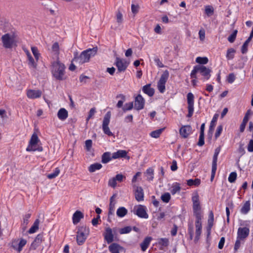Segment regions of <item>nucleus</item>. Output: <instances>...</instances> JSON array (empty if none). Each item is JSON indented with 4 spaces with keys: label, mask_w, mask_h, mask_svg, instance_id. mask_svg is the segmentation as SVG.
<instances>
[{
    "label": "nucleus",
    "mask_w": 253,
    "mask_h": 253,
    "mask_svg": "<svg viewBox=\"0 0 253 253\" xmlns=\"http://www.w3.org/2000/svg\"><path fill=\"white\" fill-rule=\"evenodd\" d=\"M97 48L96 47L83 51L80 55H78L77 53L74 54L73 61L79 65L88 62L90 58L97 53Z\"/></svg>",
    "instance_id": "f257e3e1"
},
{
    "label": "nucleus",
    "mask_w": 253,
    "mask_h": 253,
    "mask_svg": "<svg viewBox=\"0 0 253 253\" xmlns=\"http://www.w3.org/2000/svg\"><path fill=\"white\" fill-rule=\"evenodd\" d=\"M211 70L204 65H196L193 67L190 74L191 79H197V73H200L202 76V80L205 82L209 80L211 77Z\"/></svg>",
    "instance_id": "f03ea898"
},
{
    "label": "nucleus",
    "mask_w": 253,
    "mask_h": 253,
    "mask_svg": "<svg viewBox=\"0 0 253 253\" xmlns=\"http://www.w3.org/2000/svg\"><path fill=\"white\" fill-rule=\"evenodd\" d=\"M65 66L64 64L61 63L58 60L52 64L51 72L53 76L57 80L62 81L65 80Z\"/></svg>",
    "instance_id": "7ed1b4c3"
},
{
    "label": "nucleus",
    "mask_w": 253,
    "mask_h": 253,
    "mask_svg": "<svg viewBox=\"0 0 253 253\" xmlns=\"http://www.w3.org/2000/svg\"><path fill=\"white\" fill-rule=\"evenodd\" d=\"M202 225L201 222H191L188 225V234H189V239L192 240L193 238L194 232L195 237L194 241L197 243L200 239V237L202 233Z\"/></svg>",
    "instance_id": "20e7f679"
},
{
    "label": "nucleus",
    "mask_w": 253,
    "mask_h": 253,
    "mask_svg": "<svg viewBox=\"0 0 253 253\" xmlns=\"http://www.w3.org/2000/svg\"><path fill=\"white\" fill-rule=\"evenodd\" d=\"M40 141V139L38 138L37 134L36 133H34L30 140L29 145L26 148V151L28 152L30 151H36L42 152L43 150L42 146H39L36 148V145Z\"/></svg>",
    "instance_id": "39448f33"
},
{
    "label": "nucleus",
    "mask_w": 253,
    "mask_h": 253,
    "mask_svg": "<svg viewBox=\"0 0 253 253\" xmlns=\"http://www.w3.org/2000/svg\"><path fill=\"white\" fill-rule=\"evenodd\" d=\"M111 116V112L110 111L108 112L104 117L102 125V128L104 133L107 135L109 136H112L114 135L113 133L110 130V128L109 127Z\"/></svg>",
    "instance_id": "423d86ee"
},
{
    "label": "nucleus",
    "mask_w": 253,
    "mask_h": 253,
    "mask_svg": "<svg viewBox=\"0 0 253 253\" xmlns=\"http://www.w3.org/2000/svg\"><path fill=\"white\" fill-rule=\"evenodd\" d=\"M3 46L5 48H11L15 43V36L10 34H5L1 37Z\"/></svg>",
    "instance_id": "0eeeda50"
},
{
    "label": "nucleus",
    "mask_w": 253,
    "mask_h": 253,
    "mask_svg": "<svg viewBox=\"0 0 253 253\" xmlns=\"http://www.w3.org/2000/svg\"><path fill=\"white\" fill-rule=\"evenodd\" d=\"M169 77L168 71L166 70L161 75L160 79L158 82L157 87L161 93H164L166 90V84Z\"/></svg>",
    "instance_id": "6e6552de"
},
{
    "label": "nucleus",
    "mask_w": 253,
    "mask_h": 253,
    "mask_svg": "<svg viewBox=\"0 0 253 253\" xmlns=\"http://www.w3.org/2000/svg\"><path fill=\"white\" fill-rule=\"evenodd\" d=\"M88 233V229L85 227H81L79 228L77 235V242L79 245H82L84 243Z\"/></svg>",
    "instance_id": "1a4fd4ad"
},
{
    "label": "nucleus",
    "mask_w": 253,
    "mask_h": 253,
    "mask_svg": "<svg viewBox=\"0 0 253 253\" xmlns=\"http://www.w3.org/2000/svg\"><path fill=\"white\" fill-rule=\"evenodd\" d=\"M117 231V229L115 228L113 229H111L110 227L106 228L105 231L104 233V236L107 243H111L115 240Z\"/></svg>",
    "instance_id": "9d476101"
},
{
    "label": "nucleus",
    "mask_w": 253,
    "mask_h": 253,
    "mask_svg": "<svg viewBox=\"0 0 253 253\" xmlns=\"http://www.w3.org/2000/svg\"><path fill=\"white\" fill-rule=\"evenodd\" d=\"M187 104H188V114L187 117L191 118L194 113V96L192 93L189 92L187 95Z\"/></svg>",
    "instance_id": "9b49d317"
},
{
    "label": "nucleus",
    "mask_w": 253,
    "mask_h": 253,
    "mask_svg": "<svg viewBox=\"0 0 253 253\" xmlns=\"http://www.w3.org/2000/svg\"><path fill=\"white\" fill-rule=\"evenodd\" d=\"M115 65L117 68L118 72L121 73L126 71L129 65V62L125 59L117 57L115 60Z\"/></svg>",
    "instance_id": "f8f14e48"
},
{
    "label": "nucleus",
    "mask_w": 253,
    "mask_h": 253,
    "mask_svg": "<svg viewBox=\"0 0 253 253\" xmlns=\"http://www.w3.org/2000/svg\"><path fill=\"white\" fill-rule=\"evenodd\" d=\"M145 101L144 98L140 94H138L134 98V109L136 110H140L144 108Z\"/></svg>",
    "instance_id": "ddd939ff"
},
{
    "label": "nucleus",
    "mask_w": 253,
    "mask_h": 253,
    "mask_svg": "<svg viewBox=\"0 0 253 253\" xmlns=\"http://www.w3.org/2000/svg\"><path fill=\"white\" fill-rule=\"evenodd\" d=\"M26 243L27 241L24 239L15 240L12 243V246L14 249L20 253Z\"/></svg>",
    "instance_id": "4468645a"
},
{
    "label": "nucleus",
    "mask_w": 253,
    "mask_h": 253,
    "mask_svg": "<svg viewBox=\"0 0 253 253\" xmlns=\"http://www.w3.org/2000/svg\"><path fill=\"white\" fill-rule=\"evenodd\" d=\"M192 132V128L190 125L182 126L179 129V134L183 138H187Z\"/></svg>",
    "instance_id": "2eb2a0df"
},
{
    "label": "nucleus",
    "mask_w": 253,
    "mask_h": 253,
    "mask_svg": "<svg viewBox=\"0 0 253 253\" xmlns=\"http://www.w3.org/2000/svg\"><path fill=\"white\" fill-rule=\"evenodd\" d=\"M42 92L40 90L28 89L27 91V96L28 98L34 99L41 97Z\"/></svg>",
    "instance_id": "dca6fc26"
},
{
    "label": "nucleus",
    "mask_w": 253,
    "mask_h": 253,
    "mask_svg": "<svg viewBox=\"0 0 253 253\" xmlns=\"http://www.w3.org/2000/svg\"><path fill=\"white\" fill-rule=\"evenodd\" d=\"M134 213L141 218H147L148 217V215L146 211V208L142 205L138 206L134 211Z\"/></svg>",
    "instance_id": "f3484780"
},
{
    "label": "nucleus",
    "mask_w": 253,
    "mask_h": 253,
    "mask_svg": "<svg viewBox=\"0 0 253 253\" xmlns=\"http://www.w3.org/2000/svg\"><path fill=\"white\" fill-rule=\"evenodd\" d=\"M249 232L250 230L248 227H240L238 230L237 238L244 240L248 236Z\"/></svg>",
    "instance_id": "a211bd4d"
},
{
    "label": "nucleus",
    "mask_w": 253,
    "mask_h": 253,
    "mask_svg": "<svg viewBox=\"0 0 253 253\" xmlns=\"http://www.w3.org/2000/svg\"><path fill=\"white\" fill-rule=\"evenodd\" d=\"M135 199L138 202L142 201L144 200V192L142 188L141 187H137L135 193Z\"/></svg>",
    "instance_id": "6ab92c4d"
},
{
    "label": "nucleus",
    "mask_w": 253,
    "mask_h": 253,
    "mask_svg": "<svg viewBox=\"0 0 253 253\" xmlns=\"http://www.w3.org/2000/svg\"><path fill=\"white\" fill-rule=\"evenodd\" d=\"M127 152L125 150H119L112 154V158L113 159L119 158H126Z\"/></svg>",
    "instance_id": "aec40b11"
},
{
    "label": "nucleus",
    "mask_w": 253,
    "mask_h": 253,
    "mask_svg": "<svg viewBox=\"0 0 253 253\" xmlns=\"http://www.w3.org/2000/svg\"><path fill=\"white\" fill-rule=\"evenodd\" d=\"M57 117L60 120L65 121L68 117V111L65 108L60 109L57 113Z\"/></svg>",
    "instance_id": "412c9836"
},
{
    "label": "nucleus",
    "mask_w": 253,
    "mask_h": 253,
    "mask_svg": "<svg viewBox=\"0 0 253 253\" xmlns=\"http://www.w3.org/2000/svg\"><path fill=\"white\" fill-rule=\"evenodd\" d=\"M143 92L147 94L149 96L151 97L153 96L155 93V90L153 88L151 87V84H147L142 87Z\"/></svg>",
    "instance_id": "4be33fe9"
},
{
    "label": "nucleus",
    "mask_w": 253,
    "mask_h": 253,
    "mask_svg": "<svg viewBox=\"0 0 253 253\" xmlns=\"http://www.w3.org/2000/svg\"><path fill=\"white\" fill-rule=\"evenodd\" d=\"M218 116H219L218 114H216V113L213 115L212 120L210 123V126L209 131H208L209 134L211 133V134H212V133L213 131L214 127L216 125V123L217 121Z\"/></svg>",
    "instance_id": "5701e85b"
},
{
    "label": "nucleus",
    "mask_w": 253,
    "mask_h": 253,
    "mask_svg": "<svg viewBox=\"0 0 253 253\" xmlns=\"http://www.w3.org/2000/svg\"><path fill=\"white\" fill-rule=\"evenodd\" d=\"M152 238L151 237H146L141 243L140 247L142 251H145L149 246Z\"/></svg>",
    "instance_id": "b1692460"
},
{
    "label": "nucleus",
    "mask_w": 253,
    "mask_h": 253,
    "mask_svg": "<svg viewBox=\"0 0 253 253\" xmlns=\"http://www.w3.org/2000/svg\"><path fill=\"white\" fill-rule=\"evenodd\" d=\"M43 236L42 234H39L37 236L34 241L31 244V247L36 249L40 244L42 242Z\"/></svg>",
    "instance_id": "393cba45"
},
{
    "label": "nucleus",
    "mask_w": 253,
    "mask_h": 253,
    "mask_svg": "<svg viewBox=\"0 0 253 253\" xmlns=\"http://www.w3.org/2000/svg\"><path fill=\"white\" fill-rule=\"evenodd\" d=\"M111 154L109 152H106L103 154L101 157V162L103 164H107L113 159Z\"/></svg>",
    "instance_id": "a878e982"
},
{
    "label": "nucleus",
    "mask_w": 253,
    "mask_h": 253,
    "mask_svg": "<svg viewBox=\"0 0 253 253\" xmlns=\"http://www.w3.org/2000/svg\"><path fill=\"white\" fill-rule=\"evenodd\" d=\"M84 217V213L80 211H76L73 215V221H80Z\"/></svg>",
    "instance_id": "bb28decb"
},
{
    "label": "nucleus",
    "mask_w": 253,
    "mask_h": 253,
    "mask_svg": "<svg viewBox=\"0 0 253 253\" xmlns=\"http://www.w3.org/2000/svg\"><path fill=\"white\" fill-rule=\"evenodd\" d=\"M181 190L180 184L178 182H174L172 184L170 192L172 195H174L176 193L179 192Z\"/></svg>",
    "instance_id": "cd10ccee"
},
{
    "label": "nucleus",
    "mask_w": 253,
    "mask_h": 253,
    "mask_svg": "<svg viewBox=\"0 0 253 253\" xmlns=\"http://www.w3.org/2000/svg\"><path fill=\"white\" fill-rule=\"evenodd\" d=\"M127 212V210L126 208L121 207L117 209L116 214L119 217H123L126 215Z\"/></svg>",
    "instance_id": "c85d7f7f"
},
{
    "label": "nucleus",
    "mask_w": 253,
    "mask_h": 253,
    "mask_svg": "<svg viewBox=\"0 0 253 253\" xmlns=\"http://www.w3.org/2000/svg\"><path fill=\"white\" fill-rule=\"evenodd\" d=\"M114 196L113 195L110 199V204L109 208V214H112L114 212L116 202L114 201Z\"/></svg>",
    "instance_id": "c756f323"
},
{
    "label": "nucleus",
    "mask_w": 253,
    "mask_h": 253,
    "mask_svg": "<svg viewBox=\"0 0 253 253\" xmlns=\"http://www.w3.org/2000/svg\"><path fill=\"white\" fill-rule=\"evenodd\" d=\"M250 206L251 204L250 201H246L241 209V212L244 214H247L250 210Z\"/></svg>",
    "instance_id": "7c9ffc66"
},
{
    "label": "nucleus",
    "mask_w": 253,
    "mask_h": 253,
    "mask_svg": "<svg viewBox=\"0 0 253 253\" xmlns=\"http://www.w3.org/2000/svg\"><path fill=\"white\" fill-rule=\"evenodd\" d=\"M102 167V166L101 164L99 163H94L93 164H91L88 168V171L90 172H93L97 170H99L101 169Z\"/></svg>",
    "instance_id": "2f4dec72"
},
{
    "label": "nucleus",
    "mask_w": 253,
    "mask_h": 253,
    "mask_svg": "<svg viewBox=\"0 0 253 253\" xmlns=\"http://www.w3.org/2000/svg\"><path fill=\"white\" fill-rule=\"evenodd\" d=\"M147 175V180L149 181H152L154 179V169L152 168H149L147 169L146 171Z\"/></svg>",
    "instance_id": "473e14b6"
},
{
    "label": "nucleus",
    "mask_w": 253,
    "mask_h": 253,
    "mask_svg": "<svg viewBox=\"0 0 253 253\" xmlns=\"http://www.w3.org/2000/svg\"><path fill=\"white\" fill-rule=\"evenodd\" d=\"M28 58V64L30 68L36 69L37 67V63L35 61V60L31 56H29Z\"/></svg>",
    "instance_id": "72a5a7b5"
},
{
    "label": "nucleus",
    "mask_w": 253,
    "mask_h": 253,
    "mask_svg": "<svg viewBox=\"0 0 253 253\" xmlns=\"http://www.w3.org/2000/svg\"><path fill=\"white\" fill-rule=\"evenodd\" d=\"M221 151V147L218 146L217 147L214 152V154L212 157V164L217 165L218 156Z\"/></svg>",
    "instance_id": "f704fd0d"
},
{
    "label": "nucleus",
    "mask_w": 253,
    "mask_h": 253,
    "mask_svg": "<svg viewBox=\"0 0 253 253\" xmlns=\"http://www.w3.org/2000/svg\"><path fill=\"white\" fill-rule=\"evenodd\" d=\"M165 128H160L152 131L150 133L151 137L155 138H158L160 137L163 131L164 130Z\"/></svg>",
    "instance_id": "c9c22d12"
},
{
    "label": "nucleus",
    "mask_w": 253,
    "mask_h": 253,
    "mask_svg": "<svg viewBox=\"0 0 253 253\" xmlns=\"http://www.w3.org/2000/svg\"><path fill=\"white\" fill-rule=\"evenodd\" d=\"M200 183L201 180L199 178H196L195 179H190L187 180V184L189 186H198Z\"/></svg>",
    "instance_id": "e433bc0d"
},
{
    "label": "nucleus",
    "mask_w": 253,
    "mask_h": 253,
    "mask_svg": "<svg viewBox=\"0 0 253 253\" xmlns=\"http://www.w3.org/2000/svg\"><path fill=\"white\" fill-rule=\"evenodd\" d=\"M120 246L116 243H113L109 247V250L111 253H119Z\"/></svg>",
    "instance_id": "4c0bfd02"
},
{
    "label": "nucleus",
    "mask_w": 253,
    "mask_h": 253,
    "mask_svg": "<svg viewBox=\"0 0 253 253\" xmlns=\"http://www.w3.org/2000/svg\"><path fill=\"white\" fill-rule=\"evenodd\" d=\"M60 170L59 168H56L53 172L49 173L47 175V177L49 179H52L57 177L60 173Z\"/></svg>",
    "instance_id": "58836bf2"
},
{
    "label": "nucleus",
    "mask_w": 253,
    "mask_h": 253,
    "mask_svg": "<svg viewBox=\"0 0 253 253\" xmlns=\"http://www.w3.org/2000/svg\"><path fill=\"white\" fill-rule=\"evenodd\" d=\"M208 58L207 57H197L196 58V62L201 65L206 64L208 62Z\"/></svg>",
    "instance_id": "ea45409f"
},
{
    "label": "nucleus",
    "mask_w": 253,
    "mask_h": 253,
    "mask_svg": "<svg viewBox=\"0 0 253 253\" xmlns=\"http://www.w3.org/2000/svg\"><path fill=\"white\" fill-rule=\"evenodd\" d=\"M235 53V50L233 48H229L227 51V54L226 55V58L228 60L233 59L234 57V53Z\"/></svg>",
    "instance_id": "a19ab883"
},
{
    "label": "nucleus",
    "mask_w": 253,
    "mask_h": 253,
    "mask_svg": "<svg viewBox=\"0 0 253 253\" xmlns=\"http://www.w3.org/2000/svg\"><path fill=\"white\" fill-rule=\"evenodd\" d=\"M31 50L33 54V55L34 56L35 59L37 62L39 60L40 57V53H39V50L38 48L36 46H32L31 47Z\"/></svg>",
    "instance_id": "79ce46f5"
},
{
    "label": "nucleus",
    "mask_w": 253,
    "mask_h": 253,
    "mask_svg": "<svg viewBox=\"0 0 253 253\" xmlns=\"http://www.w3.org/2000/svg\"><path fill=\"white\" fill-rule=\"evenodd\" d=\"M118 97H121L122 99L121 100H119L117 104V107L118 108H120L123 106L124 102L125 101L126 97L124 95L122 94L118 95L117 96V98H118Z\"/></svg>",
    "instance_id": "37998d69"
},
{
    "label": "nucleus",
    "mask_w": 253,
    "mask_h": 253,
    "mask_svg": "<svg viewBox=\"0 0 253 253\" xmlns=\"http://www.w3.org/2000/svg\"><path fill=\"white\" fill-rule=\"evenodd\" d=\"M118 230L121 234H127L131 231V227L130 226H126L124 228H120Z\"/></svg>",
    "instance_id": "c03bdc74"
},
{
    "label": "nucleus",
    "mask_w": 253,
    "mask_h": 253,
    "mask_svg": "<svg viewBox=\"0 0 253 253\" xmlns=\"http://www.w3.org/2000/svg\"><path fill=\"white\" fill-rule=\"evenodd\" d=\"M237 173L236 172H232L230 173L228 178V181L230 183H233L237 178Z\"/></svg>",
    "instance_id": "a18cd8bd"
},
{
    "label": "nucleus",
    "mask_w": 253,
    "mask_h": 253,
    "mask_svg": "<svg viewBox=\"0 0 253 253\" xmlns=\"http://www.w3.org/2000/svg\"><path fill=\"white\" fill-rule=\"evenodd\" d=\"M39 229V222H34L33 226L30 228L28 232L30 234L35 233Z\"/></svg>",
    "instance_id": "49530a36"
},
{
    "label": "nucleus",
    "mask_w": 253,
    "mask_h": 253,
    "mask_svg": "<svg viewBox=\"0 0 253 253\" xmlns=\"http://www.w3.org/2000/svg\"><path fill=\"white\" fill-rule=\"evenodd\" d=\"M133 107V102H130L127 103H126L123 108V110L124 112L131 110Z\"/></svg>",
    "instance_id": "de8ad7c7"
},
{
    "label": "nucleus",
    "mask_w": 253,
    "mask_h": 253,
    "mask_svg": "<svg viewBox=\"0 0 253 253\" xmlns=\"http://www.w3.org/2000/svg\"><path fill=\"white\" fill-rule=\"evenodd\" d=\"M162 200L165 203H168L170 199V195L169 193H165L161 196Z\"/></svg>",
    "instance_id": "09e8293b"
},
{
    "label": "nucleus",
    "mask_w": 253,
    "mask_h": 253,
    "mask_svg": "<svg viewBox=\"0 0 253 253\" xmlns=\"http://www.w3.org/2000/svg\"><path fill=\"white\" fill-rule=\"evenodd\" d=\"M237 30H235L228 38V41L231 42H233L236 38Z\"/></svg>",
    "instance_id": "8fccbe9b"
},
{
    "label": "nucleus",
    "mask_w": 253,
    "mask_h": 253,
    "mask_svg": "<svg viewBox=\"0 0 253 253\" xmlns=\"http://www.w3.org/2000/svg\"><path fill=\"white\" fill-rule=\"evenodd\" d=\"M223 130V126L222 125H219L216 130V132L214 135L215 139L219 137Z\"/></svg>",
    "instance_id": "3c124183"
},
{
    "label": "nucleus",
    "mask_w": 253,
    "mask_h": 253,
    "mask_svg": "<svg viewBox=\"0 0 253 253\" xmlns=\"http://www.w3.org/2000/svg\"><path fill=\"white\" fill-rule=\"evenodd\" d=\"M194 215L196 217V221H200L203 218V214L202 211H193Z\"/></svg>",
    "instance_id": "603ef678"
},
{
    "label": "nucleus",
    "mask_w": 253,
    "mask_h": 253,
    "mask_svg": "<svg viewBox=\"0 0 253 253\" xmlns=\"http://www.w3.org/2000/svg\"><path fill=\"white\" fill-rule=\"evenodd\" d=\"M236 77L234 73H230L227 77V81L229 84H232L235 80Z\"/></svg>",
    "instance_id": "864d4df0"
},
{
    "label": "nucleus",
    "mask_w": 253,
    "mask_h": 253,
    "mask_svg": "<svg viewBox=\"0 0 253 253\" xmlns=\"http://www.w3.org/2000/svg\"><path fill=\"white\" fill-rule=\"evenodd\" d=\"M169 242V239L167 238H160L158 240L159 244L163 246H168Z\"/></svg>",
    "instance_id": "5fc2aeb1"
},
{
    "label": "nucleus",
    "mask_w": 253,
    "mask_h": 253,
    "mask_svg": "<svg viewBox=\"0 0 253 253\" xmlns=\"http://www.w3.org/2000/svg\"><path fill=\"white\" fill-rule=\"evenodd\" d=\"M52 50L53 52H55L57 54H59V45L57 42H55L52 45Z\"/></svg>",
    "instance_id": "6e6d98bb"
},
{
    "label": "nucleus",
    "mask_w": 253,
    "mask_h": 253,
    "mask_svg": "<svg viewBox=\"0 0 253 253\" xmlns=\"http://www.w3.org/2000/svg\"><path fill=\"white\" fill-rule=\"evenodd\" d=\"M205 144L204 140V134L200 133L199 141L198 142L197 145L199 146H202Z\"/></svg>",
    "instance_id": "4d7b16f0"
},
{
    "label": "nucleus",
    "mask_w": 253,
    "mask_h": 253,
    "mask_svg": "<svg viewBox=\"0 0 253 253\" xmlns=\"http://www.w3.org/2000/svg\"><path fill=\"white\" fill-rule=\"evenodd\" d=\"M249 43L245 42L241 47V52L242 54H246L248 50Z\"/></svg>",
    "instance_id": "13d9d810"
},
{
    "label": "nucleus",
    "mask_w": 253,
    "mask_h": 253,
    "mask_svg": "<svg viewBox=\"0 0 253 253\" xmlns=\"http://www.w3.org/2000/svg\"><path fill=\"white\" fill-rule=\"evenodd\" d=\"M108 185L113 188H115L117 186V181L114 177L109 180Z\"/></svg>",
    "instance_id": "bf43d9fd"
},
{
    "label": "nucleus",
    "mask_w": 253,
    "mask_h": 253,
    "mask_svg": "<svg viewBox=\"0 0 253 253\" xmlns=\"http://www.w3.org/2000/svg\"><path fill=\"white\" fill-rule=\"evenodd\" d=\"M154 61L155 62L157 66L159 68H163L164 67V65L160 60V58L158 57H155L154 58Z\"/></svg>",
    "instance_id": "052dcab7"
},
{
    "label": "nucleus",
    "mask_w": 253,
    "mask_h": 253,
    "mask_svg": "<svg viewBox=\"0 0 253 253\" xmlns=\"http://www.w3.org/2000/svg\"><path fill=\"white\" fill-rule=\"evenodd\" d=\"M205 12L208 15H212L213 13V7L209 5L206 6Z\"/></svg>",
    "instance_id": "680f3d73"
},
{
    "label": "nucleus",
    "mask_w": 253,
    "mask_h": 253,
    "mask_svg": "<svg viewBox=\"0 0 253 253\" xmlns=\"http://www.w3.org/2000/svg\"><path fill=\"white\" fill-rule=\"evenodd\" d=\"M92 142L90 139L86 140L85 141V147L87 151H89L92 146Z\"/></svg>",
    "instance_id": "e2e57ef3"
},
{
    "label": "nucleus",
    "mask_w": 253,
    "mask_h": 253,
    "mask_svg": "<svg viewBox=\"0 0 253 253\" xmlns=\"http://www.w3.org/2000/svg\"><path fill=\"white\" fill-rule=\"evenodd\" d=\"M216 169H217V165L212 164L211 173V180H212L215 176Z\"/></svg>",
    "instance_id": "0e129e2a"
},
{
    "label": "nucleus",
    "mask_w": 253,
    "mask_h": 253,
    "mask_svg": "<svg viewBox=\"0 0 253 253\" xmlns=\"http://www.w3.org/2000/svg\"><path fill=\"white\" fill-rule=\"evenodd\" d=\"M96 112V110L95 108H92L89 112L88 115L86 118V121H88L92 117V116L94 115Z\"/></svg>",
    "instance_id": "69168bd1"
},
{
    "label": "nucleus",
    "mask_w": 253,
    "mask_h": 253,
    "mask_svg": "<svg viewBox=\"0 0 253 253\" xmlns=\"http://www.w3.org/2000/svg\"><path fill=\"white\" fill-rule=\"evenodd\" d=\"M116 181H118L119 182H122L123 181L124 179L126 178V177L122 174H117L115 177H114Z\"/></svg>",
    "instance_id": "338daca9"
},
{
    "label": "nucleus",
    "mask_w": 253,
    "mask_h": 253,
    "mask_svg": "<svg viewBox=\"0 0 253 253\" xmlns=\"http://www.w3.org/2000/svg\"><path fill=\"white\" fill-rule=\"evenodd\" d=\"M248 151L250 152H253V140L251 139L250 140L247 147Z\"/></svg>",
    "instance_id": "774afa93"
}]
</instances>
